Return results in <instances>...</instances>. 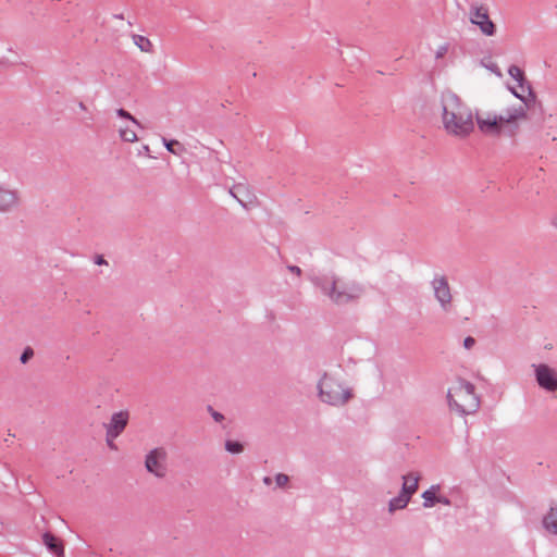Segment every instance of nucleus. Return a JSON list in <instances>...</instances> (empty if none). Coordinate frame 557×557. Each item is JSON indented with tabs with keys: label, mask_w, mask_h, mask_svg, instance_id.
Instances as JSON below:
<instances>
[{
	"label": "nucleus",
	"mask_w": 557,
	"mask_h": 557,
	"mask_svg": "<svg viewBox=\"0 0 557 557\" xmlns=\"http://www.w3.org/2000/svg\"><path fill=\"white\" fill-rule=\"evenodd\" d=\"M403 490L398 497L389 502V510L403 509L407 506L410 497L417 492L420 476L417 473H409L403 476Z\"/></svg>",
	"instance_id": "nucleus-8"
},
{
	"label": "nucleus",
	"mask_w": 557,
	"mask_h": 557,
	"mask_svg": "<svg viewBox=\"0 0 557 557\" xmlns=\"http://www.w3.org/2000/svg\"><path fill=\"white\" fill-rule=\"evenodd\" d=\"M543 140L544 141L557 140V128L556 129H549V131L545 132V134L543 135Z\"/></svg>",
	"instance_id": "nucleus-23"
},
{
	"label": "nucleus",
	"mask_w": 557,
	"mask_h": 557,
	"mask_svg": "<svg viewBox=\"0 0 557 557\" xmlns=\"http://www.w3.org/2000/svg\"><path fill=\"white\" fill-rule=\"evenodd\" d=\"M117 114L119 116L128 120L131 123L119 128L121 139L127 143H136L138 140V137L135 131V126H139L138 121L124 109L117 110Z\"/></svg>",
	"instance_id": "nucleus-11"
},
{
	"label": "nucleus",
	"mask_w": 557,
	"mask_h": 557,
	"mask_svg": "<svg viewBox=\"0 0 557 557\" xmlns=\"http://www.w3.org/2000/svg\"><path fill=\"white\" fill-rule=\"evenodd\" d=\"M134 45L144 53H152L154 50L152 41L143 35H133L132 36Z\"/></svg>",
	"instance_id": "nucleus-15"
},
{
	"label": "nucleus",
	"mask_w": 557,
	"mask_h": 557,
	"mask_svg": "<svg viewBox=\"0 0 557 557\" xmlns=\"http://www.w3.org/2000/svg\"><path fill=\"white\" fill-rule=\"evenodd\" d=\"M169 455L164 447L151 449L145 459L146 470L158 479H163L169 472Z\"/></svg>",
	"instance_id": "nucleus-6"
},
{
	"label": "nucleus",
	"mask_w": 557,
	"mask_h": 557,
	"mask_svg": "<svg viewBox=\"0 0 557 557\" xmlns=\"http://www.w3.org/2000/svg\"><path fill=\"white\" fill-rule=\"evenodd\" d=\"M474 343H475L474 338H472V337H467V338L465 339V342H463V345H465V347H466L467 349H470L471 347H473Z\"/></svg>",
	"instance_id": "nucleus-25"
},
{
	"label": "nucleus",
	"mask_w": 557,
	"mask_h": 557,
	"mask_svg": "<svg viewBox=\"0 0 557 557\" xmlns=\"http://www.w3.org/2000/svg\"><path fill=\"white\" fill-rule=\"evenodd\" d=\"M319 391L321 399L334 406L344 405L351 396L338 379L327 374L320 381Z\"/></svg>",
	"instance_id": "nucleus-5"
},
{
	"label": "nucleus",
	"mask_w": 557,
	"mask_h": 557,
	"mask_svg": "<svg viewBox=\"0 0 557 557\" xmlns=\"http://www.w3.org/2000/svg\"><path fill=\"white\" fill-rule=\"evenodd\" d=\"M512 92H513V95H515L516 97H518V98L522 99V95L518 94V92H517V91H515V90H513Z\"/></svg>",
	"instance_id": "nucleus-32"
},
{
	"label": "nucleus",
	"mask_w": 557,
	"mask_h": 557,
	"mask_svg": "<svg viewBox=\"0 0 557 557\" xmlns=\"http://www.w3.org/2000/svg\"><path fill=\"white\" fill-rule=\"evenodd\" d=\"M527 116L524 103L507 108L497 114L488 111H478L475 121L479 129L486 135H499L507 126L517 124Z\"/></svg>",
	"instance_id": "nucleus-2"
},
{
	"label": "nucleus",
	"mask_w": 557,
	"mask_h": 557,
	"mask_svg": "<svg viewBox=\"0 0 557 557\" xmlns=\"http://www.w3.org/2000/svg\"><path fill=\"white\" fill-rule=\"evenodd\" d=\"M225 448L227 451L232 453V454H239L243 451V445L238 442H232V441H227L225 443Z\"/></svg>",
	"instance_id": "nucleus-19"
},
{
	"label": "nucleus",
	"mask_w": 557,
	"mask_h": 557,
	"mask_svg": "<svg viewBox=\"0 0 557 557\" xmlns=\"http://www.w3.org/2000/svg\"><path fill=\"white\" fill-rule=\"evenodd\" d=\"M441 122L447 135L466 138L474 131V117L470 108L453 92L441 99Z\"/></svg>",
	"instance_id": "nucleus-1"
},
{
	"label": "nucleus",
	"mask_w": 557,
	"mask_h": 557,
	"mask_svg": "<svg viewBox=\"0 0 557 557\" xmlns=\"http://www.w3.org/2000/svg\"><path fill=\"white\" fill-rule=\"evenodd\" d=\"M212 418L216 421V422H221L223 420V416L216 411H212Z\"/></svg>",
	"instance_id": "nucleus-26"
},
{
	"label": "nucleus",
	"mask_w": 557,
	"mask_h": 557,
	"mask_svg": "<svg viewBox=\"0 0 557 557\" xmlns=\"http://www.w3.org/2000/svg\"><path fill=\"white\" fill-rule=\"evenodd\" d=\"M44 543L45 545L57 556H62L64 553L63 545L59 542V540L50 534H44Z\"/></svg>",
	"instance_id": "nucleus-16"
},
{
	"label": "nucleus",
	"mask_w": 557,
	"mask_h": 557,
	"mask_svg": "<svg viewBox=\"0 0 557 557\" xmlns=\"http://www.w3.org/2000/svg\"><path fill=\"white\" fill-rule=\"evenodd\" d=\"M448 400L450 408L466 414L474 412L479 407L473 385L461 380L448 389Z\"/></svg>",
	"instance_id": "nucleus-3"
},
{
	"label": "nucleus",
	"mask_w": 557,
	"mask_h": 557,
	"mask_svg": "<svg viewBox=\"0 0 557 557\" xmlns=\"http://www.w3.org/2000/svg\"><path fill=\"white\" fill-rule=\"evenodd\" d=\"M543 525L547 532L557 535V505L552 507L544 517Z\"/></svg>",
	"instance_id": "nucleus-14"
},
{
	"label": "nucleus",
	"mask_w": 557,
	"mask_h": 557,
	"mask_svg": "<svg viewBox=\"0 0 557 557\" xmlns=\"http://www.w3.org/2000/svg\"><path fill=\"white\" fill-rule=\"evenodd\" d=\"M163 141H164V145H165L166 149L170 152L174 153V154H180L181 153V151H177L175 149V147H180L181 150H183L181 144L177 140H174V139L173 140H166V139H164Z\"/></svg>",
	"instance_id": "nucleus-21"
},
{
	"label": "nucleus",
	"mask_w": 557,
	"mask_h": 557,
	"mask_svg": "<svg viewBox=\"0 0 557 557\" xmlns=\"http://www.w3.org/2000/svg\"><path fill=\"white\" fill-rule=\"evenodd\" d=\"M96 263L98 265H101V264H107V261L103 259L102 256H98L97 259H96Z\"/></svg>",
	"instance_id": "nucleus-27"
},
{
	"label": "nucleus",
	"mask_w": 557,
	"mask_h": 557,
	"mask_svg": "<svg viewBox=\"0 0 557 557\" xmlns=\"http://www.w3.org/2000/svg\"><path fill=\"white\" fill-rule=\"evenodd\" d=\"M535 375L539 385L548 391H557V371L547 364H539L535 367Z\"/></svg>",
	"instance_id": "nucleus-9"
},
{
	"label": "nucleus",
	"mask_w": 557,
	"mask_h": 557,
	"mask_svg": "<svg viewBox=\"0 0 557 557\" xmlns=\"http://www.w3.org/2000/svg\"><path fill=\"white\" fill-rule=\"evenodd\" d=\"M448 50H449V46L447 44H442V45L437 46L436 49L434 50L435 59L440 60V59L445 58L446 54L448 53Z\"/></svg>",
	"instance_id": "nucleus-20"
},
{
	"label": "nucleus",
	"mask_w": 557,
	"mask_h": 557,
	"mask_svg": "<svg viewBox=\"0 0 557 557\" xmlns=\"http://www.w3.org/2000/svg\"><path fill=\"white\" fill-rule=\"evenodd\" d=\"M114 440H115V438H111V437H108V436H107L108 445H109L111 448H113V449H115V445H114V443H113V441H114Z\"/></svg>",
	"instance_id": "nucleus-28"
},
{
	"label": "nucleus",
	"mask_w": 557,
	"mask_h": 557,
	"mask_svg": "<svg viewBox=\"0 0 557 557\" xmlns=\"http://www.w3.org/2000/svg\"><path fill=\"white\" fill-rule=\"evenodd\" d=\"M469 20L479 27L485 36H494L496 34V25L490 18L488 9L482 4H475L470 8Z\"/></svg>",
	"instance_id": "nucleus-7"
},
{
	"label": "nucleus",
	"mask_w": 557,
	"mask_h": 557,
	"mask_svg": "<svg viewBox=\"0 0 557 557\" xmlns=\"http://www.w3.org/2000/svg\"><path fill=\"white\" fill-rule=\"evenodd\" d=\"M322 289L336 304H346L357 298L361 288L355 284H347L338 277H325L322 282Z\"/></svg>",
	"instance_id": "nucleus-4"
},
{
	"label": "nucleus",
	"mask_w": 557,
	"mask_h": 557,
	"mask_svg": "<svg viewBox=\"0 0 557 557\" xmlns=\"http://www.w3.org/2000/svg\"><path fill=\"white\" fill-rule=\"evenodd\" d=\"M78 108H79L81 110H83V111H86V110H87V107H86V104H85L84 102H79V103H78Z\"/></svg>",
	"instance_id": "nucleus-30"
},
{
	"label": "nucleus",
	"mask_w": 557,
	"mask_h": 557,
	"mask_svg": "<svg viewBox=\"0 0 557 557\" xmlns=\"http://www.w3.org/2000/svg\"><path fill=\"white\" fill-rule=\"evenodd\" d=\"M21 203V196L16 189L0 184V213L15 210Z\"/></svg>",
	"instance_id": "nucleus-10"
},
{
	"label": "nucleus",
	"mask_w": 557,
	"mask_h": 557,
	"mask_svg": "<svg viewBox=\"0 0 557 557\" xmlns=\"http://www.w3.org/2000/svg\"><path fill=\"white\" fill-rule=\"evenodd\" d=\"M289 270H290L292 272H295L297 275H299V274H300V272H301V271H300V269H299L298 267H289Z\"/></svg>",
	"instance_id": "nucleus-29"
},
{
	"label": "nucleus",
	"mask_w": 557,
	"mask_h": 557,
	"mask_svg": "<svg viewBox=\"0 0 557 557\" xmlns=\"http://www.w3.org/2000/svg\"><path fill=\"white\" fill-rule=\"evenodd\" d=\"M128 422V413L120 411L111 417V420L107 426V436L116 438L125 429Z\"/></svg>",
	"instance_id": "nucleus-12"
},
{
	"label": "nucleus",
	"mask_w": 557,
	"mask_h": 557,
	"mask_svg": "<svg viewBox=\"0 0 557 557\" xmlns=\"http://www.w3.org/2000/svg\"><path fill=\"white\" fill-rule=\"evenodd\" d=\"M436 490L437 487L435 486H432L430 490L425 491L423 494H422V497L424 499V503H423V506L424 507H431L434 505L435 502H441L440 499L436 498L435 494H436Z\"/></svg>",
	"instance_id": "nucleus-18"
},
{
	"label": "nucleus",
	"mask_w": 557,
	"mask_h": 557,
	"mask_svg": "<svg viewBox=\"0 0 557 557\" xmlns=\"http://www.w3.org/2000/svg\"><path fill=\"white\" fill-rule=\"evenodd\" d=\"M508 74L510 75V77L516 81L518 83V86L520 87L521 91H524V73L523 71L517 66V65H511L508 70Z\"/></svg>",
	"instance_id": "nucleus-17"
},
{
	"label": "nucleus",
	"mask_w": 557,
	"mask_h": 557,
	"mask_svg": "<svg viewBox=\"0 0 557 557\" xmlns=\"http://www.w3.org/2000/svg\"><path fill=\"white\" fill-rule=\"evenodd\" d=\"M33 350L30 348L25 349L21 356V362L26 363L33 357Z\"/></svg>",
	"instance_id": "nucleus-24"
},
{
	"label": "nucleus",
	"mask_w": 557,
	"mask_h": 557,
	"mask_svg": "<svg viewBox=\"0 0 557 557\" xmlns=\"http://www.w3.org/2000/svg\"><path fill=\"white\" fill-rule=\"evenodd\" d=\"M263 481H264L265 484H270L271 483V479L269 476H265Z\"/></svg>",
	"instance_id": "nucleus-31"
},
{
	"label": "nucleus",
	"mask_w": 557,
	"mask_h": 557,
	"mask_svg": "<svg viewBox=\"0 0 557 557\" xmlns=\"http://www.w3.org/2000/svg\"><path fill=\"white\" fill-rule=\"evenodd\" d=\"M432 284L436 299L441 302L442 307L446 309L451 301L447 281L444 277H436Z\"/></svg>",
	"instance_id": "nucleus-13"
},
{
	"label": "nucleus",
	"mask_w": 557,
	"mask_h": 557,
	"mask_svg": "<svg viewBox=\"0 0 557 557\" xmlns=\"http://www.w3.org/2000/svg\"><path fill=\"white\" fill-rule=\"evenodd\" d=\"M288 480H289L288 476L283 473L277 474L275 478V482H276L277 486H280V487L286 486V484L288 483Z\"/></svg>",
	"instance_id": "nucleus-22"
},
{
	"label": "nucleus",
	"mask_w": 557,
	"mask_h": 557,
	"mask_svg": "<svg viewBox=\"0 0 557 557\" xmlns=\"http://www.w3.org/2000/svg\"><path fill=\"white\" fill-rule=\"evenodd\" d=\"M553 224L557 227V215L554 218Z\"/></svg>",
	"instance_id": "nucleus-33"
}]
</instances>
